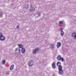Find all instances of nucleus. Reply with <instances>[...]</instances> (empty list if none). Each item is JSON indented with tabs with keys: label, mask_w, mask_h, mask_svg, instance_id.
I'll use <instances>...</instances> for the list:
<instances>
[{
	"label": "nucleus",
	"mask_w": 76,
	"mask_h": 76,
	"mask_svg": "<svg viewBox=\"0 0 76 76\" xmlns=\"http://www.w3.org/2000/svg\"><path fill=\"white\" fill-rule=\"evenodd\" d=\"M0 40L2 41L5 40V37L3 36V34L1 32H0Z\"/></svg>",
	"instance_id": "nucleus-1"
},
{
	"label": "nucleus",
	"mask_w": 76,
	"mask_h": 76,
	"mask_svg": "<svg viewBox=\"0 0 76 76\" xmlns=\"http://www.w3.org/2000/svg\"><path fill=\"white\" fill-rule=\"evenodd\" d=\"M39 50V48H37L34 50H33V54H37V52H38V51Z\"/></svg>",
	"instance_id": "nucleus-2"
},
{
	"label": "nucleus",
	"mask_w": 76,
	"mask_h": 76,
	"mask_svg": "<svg viewBox=\"0 0 76 76\" xmlns=\"http://www.w3.org/2000/svg\"><path fill=\"white\" fill-rule=\"evenodd\" d=\"M59 73L60 75H62L63 73V70L62 69V67L58 68Z\"/></svg>",
	"instance_id": "nucleus-3"
},
{
	"label": "nucleus",
	"mask_w": 76,
	"mask_h": 76,
	"mask_svg": "<svg viewBox=\"0 0 76 76\" xmlns=\"http://www.w3.org/2000/svg\"><path fill=\"white\" fill-rule=\"evenodd\" d=\"M50 48L51 50L55 49V48H56V45H55V44H51L50 45Z\"/></svg>",
	"instance_id": "nucleus-4"
},
{
	"label": "nucleus",
	"mask_w": 76,
	"mask_h": 76,
	"mask_svg": "<svg viewBox=\"0 0 76 76\" xmlns=\"http://www.w3.org/2000/svg\"><path fill=\"white\" fill-rule=\"evenodd\" d=\"M34 64V62L33 61H29L28 63L29 66H32Z\"/></svg>",
	"instance_id": "nucleus-5"
},
{
	"label": "nucleus",
	"mask_w": 76,
	"mask_h": 76,
	"mask_svg": "<svg viewBox=\"0 0 76 76\" xmlns=\"http://www.w3.org/2000/svg\"><path fill=\"white\" fill-rule=\"evenodd\" d=\"M57 66H58V68H60L62 67V66H61V63L60 62H58L56 64Z\"/></svg>",
	"instance_id": "nucleus-6"
},
{
	"label": "nucleus",
	"mask_w": 76,
	"mask_h": 76,
	"mask_svg": "<svg viewBox=\"0 0 76 76\" xmlns=\"http://www.w3.org/2000/svg\"><path fill=\"white\" fill-rule=\"evenodd\" d=\"M35 11V8L33 7H31L30 8V11L31 12H34V11Z\"/></svg>",
	"instance_id": "nucleus-7"
},
{
	"label": "nucleus",
	"mask_w": 76,
	"mask_h": 76,
	"mask_svg": "<svg viewBox=\"0 0 76 76\" xmlns=\"http://www.w3.org/2000/svg\"><path fill=\"white\" fill-rule=\"evenodd\" d=\"M52 66L53 69H55L56 68V63H55V62H54L52 63Z\"/></svg>",
	"instance_id": "nucleus-8"
},
{
	"label": "nucleus",
	"mask_w": 76,
	"mask_h": 76,
	"mask_svg": "<svg viewBox=\"0 0 76 76\" xmlns=\"http://www.w3.org/2000/svg\"><path fill=\"white\" fill-rule=\"evenodd\" d=\"M61 43L60 42H58L57 43V48H59L60 46H61Z\"/></svg>",
	"instance_id": "nucleus-9"
},
{
	"label": "nucleus",
	"mask_w": 76,
	"mask_h": 76,
	"mask_svg": "<svg viewBox=\"0 0 76 76\" xmlns=\"http://www.w3.org/2000/svg\"><path fill=\"white\" fill-rule=\"evenodd\" d=\"M61 58V56L60 55H58L57 57L58 60V61H60Z\"/></svg>",
	"instance_id": "nucleus-10"
},
{
	"label": "nucleus",
	"mask_w": 76,
	"mask_h": 76,
	"mask_svg": "<svg viewBox=\"0 0 76 76\" xmlns=\"http://www.w3.org/2000/svg\"><path fill=\"white\" fill-rule=\"evenodd\" d=\"M21 52L23 54H24V53H25V48H22Z\"/></svg>",
	"instance_id": "nucleus-11"
},
{
	"label": "nucleus",
	"mask_w": 76,
	"mask_h": 76,
	"mask_svg": "<svg viewBox=\"0 0 76 76\" xmlns=\"http://www.w3.org/2000/svg\"><path fill=\"white\" fill-rule=\"evenodd\" d=\"M76 33H73L72 34V37L73 38H75V37H76Z\"/></svg>",
	"instance_id": "nucleus-12"
},
{
	"label": "nucleus",
	"mask_w": 76,
	"mask_h": 76,
	"mask_svg": "<svg viewBox=\"0 0 76 76\" xmlns=\"http://www.w3.org/2000/svg\"><path fill=\"white\" fill-rule=\"evenodd\" d=\"M13 67H14V65H12L11 66V67L10 68V69L11 70H12L13 69Z\"/></svg>",
	"instance_id": "nucleus-13"
},
{
	"label": "nucleus",
	"mask_w": 76,
	"mask_h": 76,
	"mask_svg": "<svg viewBox=\"0 0 76 76\" xmlns=\"http://www.w3.org/2000/svg\"><path fill=\"white\" fill-rule=\"evenodd\" d=\"M18 45L20 48H21L22 49L23 48V47L22 45L21 44L19 45Z\"/></svg>",
	"instance_id": "nucleus-14"
},
{
	"label": "nucleus",
	"mask_w": 76,
	"mask_h": 76,
	"mask_svg": "<svg viewBox=\"0 0 76 76\" xmlns=\"http://www.w3.org/2000/svg\"><path fill=\"white\" fill-rule=\"evenodd\" d=\"M64 31H61V35L62 36V37H63L64 35Z\"/></svg>",
	"instance_id": "nucleus-15"
},
{
	"label": "nucleus",
	"mask_w": 76,
	"mask_h": 76,
	"mask_svg": "<svg viewBox=\"0 0 76 76\" xmlns=\"http://www.w3.org/2000/svg\"><path fill=\"white\" fill-rule=\"evenodd\" d=\"M3 14V12L0 11V17H2Z\"/></svg>",
	"instance_id": "nucleus-16"
},
{
	"label": "nucleus",
	"mask_w": 76,
	"mask_h": 76,
	"mask_svg": "<svg viewBox=\"0 0 76 76\" xmlns=\"http://www.w3.org/2000/svg\"><path fill=\"white\" fill-rule=\"evenodd\" d=\"M5 63H6V61L5 60H4L2 62V64L4 65L5 64Z\"/></svg>",
	"instance_id": "nucleus-17"
},
{
	"label": "nucleus",
	"mask_w": 76,
	"mask_h": 76,
	"mask_svg": "<svg viewBox=\"0 0 76 76\" xmlns=\"http://www.w3.org/2000/svg\"><path fill=\"white\" fill-rule=\"evenodd\" d=\"M19 52L17 53V54H20V49L19 50Z\"/></svg>",
	"instance_id": "nucleus-18"
},
{
	"label": "nucleus",
	"mask_w": 76,
	"mask_h": 76,
	"mask_svg": "<svg viewBox=\"0 0 76 76\" xmlns=\"http://www.w3.org/2000/svg\"><path fill=\"white\" fill-rule=\"evenodd\" d=\"M61 60L62 62L64 61V59L63 58H61Z\"/></svg>",
	"instance_id": "nucleus-19"
},
{
	"label": "nucleus",
	"mask_w": 76,
	"mask_h": 76,
	"mask_svg": "<svg viewBox=\"0 0 76 76\" xmlns=\"http://www.w3.org/2000/svg\"><path fill=\"white\" fill-rule=\"evenodd\" d=\"M63 28H61L59 29V30L61 32H62L63 31Z\"/></svg>",
	"instance_id": "nucleus-20"
},
{
	"label": "nucleus",
	"mask_w": 76,
	"mask_h": 76,
	"mask_svg": "<svg viewBox=\"0 0 76 76\" xmlns=\"http://www.w3.org/2000/svg\"><path fill=\"white\" fill-rule=\"evenodd\" d=\"M18 49H19V48H15V51H16L18 50Z\"/></svg>",
	"instance_id": "nucleus-21"
},
{
	"label": "nucleus",
	"mask_w": 76,
	"mask_h": 76,
	"mask_svg": "<svg viewBox=\"0 0 76 76\" xmlns=\"http://www.w3.org/2000/svg\"><path fill=\"white\" fill-rule=\"evenodd\" d=\"M59 24H63V21H60L59 22Z\"/></svg>",
	"instance_id": "nucleus-22"
},
{
	"label": "nucleus",
	"mask_w": 76,
	"mask_h": 76,
	"mask_svg": "<svg viewBox=\"0 0 76 76\" xmlns=\"http://www.w3.org/2000/svg\"><path fill=\"white\" fill-rule=\"evenodd\" d=\"M26 6V5H25V9H28V7H25V6Z\"/></svg>",
	"instance_id": "nucleus-23"
},
{
	"label": "nucleus",
	"mask_w": 76,
	"mask_h": 76,
	"mask_svg": "<svg viewBox=\"0 0 76 76\" xmlns=\"http://www.w3.org/2000/svg\"><path fill=\"white\" fill-rule=\"evenodd\" d=\"M40 15H41V14L40 13H39L38 15V16H40Z\"/></svg>",
	"instance_id": "nucleus-24"
},
{
	"label": "nucleus",
	"mask_w": 76,
	"mask_h": 76,
	"mask_svg": "<svg viewBox=\"0 0 76 76\" xmlns=\"http://www.w3.org/2000/svg\"><path fill=\"white\" fill-rule=\"evenodd\" d=\"M19 26H17V28H19Z\"/></svg>",
	"instance_id": "nucleus-25"
},
{
	"label": "nucleus",
	"mask_w": 76,
	"mask_h": 76,
	"mask_svg": "<svg viewBox=\"0 0 76 76\" xmlns=\"http://www.w3.org/2000/svg\"><path fill=\"white\" fill-rule=\"evenodd\" d=\"M11 6H13V4H11Z\"/></svg>",
	"instance_id": "nucleus-26"
},
{
	"label": "nucleus",
	"mask_w": 76,
	"mask_h": 76,
	"mask_svg": "<svg viewBox=\"0 0 76 76\" xmlns=\"http://www.w3.org/2000/svg\"><path fill=\"white\" fill-rule=\"evenodd\" d=\"M75 40H76V36L75 37Z\"/></svg>",
	"instance_id": "nucleus-27"
},
{
	"label": "nucleus",
	"mask_w": 76,
	"mask_h": 76,
	"mask_svg": "<svg viewBox=\"0 0 76 76\" xmlns=\"http://www.w3.org/2000/svg\"><path fill=\"white\" fill-rule=\"evenodd\" d=\"M7 75H9V72H8L7 73Z\"/></svg>",
	"instance_id": "nucleus-28"
},
{
	"label": "nucleus",
	"mask_w": 76,
	"mask_h": 76,
	"mask_svg": "<svg viewBox=\"0 0 76 76\" xmlns=\"http://www.w3.org/2000/svg\"><path fill=\"white\" fill-rule=\"evenodd\" d=\"M2 39H3V37L2 38Z\"/></svg>",
	"instance_id": "nucleus-29"
},
{
	"label": "nucleus",
	"mask_w": 76,
	"mask_h": 76,
	"mask_svg": "<svg viewBox=\"0 0 76 76\" xmlns=\"http://www.w3.org/2000/svg\"><path fill=\"white\" fill-rule=\"evenodd\" d=\"M27 6H28V5H27Z\"/></svg>",
	"instance_id": "nucleus-30"
}]
</instances>
